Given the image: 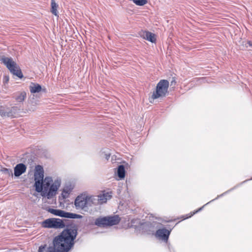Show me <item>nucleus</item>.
Wrapping results in <instances>:
<instances>
[{
  "instance_id": "dca6fc26",
  "label": "nucleus",
  "mask_w": 252,
  "mask_h": 252,
  "mask_svg": "<svg viewBox=\"0 0 252 252\" xmlns=\"http://www.w3.org/2000/svg\"><path fill=\"white\" fill-rule=\"evenodd\" d=\"M98 198V201L99 204H102L106 202L107 200L110 199L111 198V195L109 192L104 193L97 195Z\"/></svg>"
},
{
  "instance_id": "a211bd4d",
  "label": "nucleus",
  "mask_w": 252,
  "mask_h": 252,
  "mask_svg": "<svg viewBox=\"0 0 252 252\" xmlns=\"http://www.w3.org/2000/svg\"><path fill=\"white\" fill-rule=\"evenodd\" d=\"M126 171L123 165H120L118 167L117 175L120 179H124L125 177Z\"/></svg>"
},
{
  "instance_id": "aec40b11",
  "label": "nucleus",
  "mask_w": 252,
  "mask_h": 252,
  "mask_svg": "<svg viewBox=\"0 0 252 252\" xmlns=\"http://www.w3.org/2000/svg\"><path fill=\"white\" fill-rule=\"evenodd\" d=\"M0 171L1 172L6 175H8V176H13V172H12V170L10 169H8V168H1V169H0Z\"/></svg>"
},
{
  "instance_id": "412c9836",
  "label": "nucleus",
  "mask_w": 252,
  "mask_h": 252,
  "mask_svg": "<svg viewBox=\"0 0 252 252\" xmlns=\"http://www.w3.org/2000/svg\"><path fill=\"white\" fill-rule=\"evenodd\" d=\"M133 2L137 5L143 6L147 3V0H133Z\"/></svg>"
},
{
  "instance_id": "393cba45",
  "label": "nucleus",
  "mask_w": 252,
  "mask_h": 252,
  "mask_svg": "<svg viewBox=\"0 0 252 252\" xmlns=\"http://www.w3.org/2000/svg\"><path fill=\"white\" fill-rule=\"evenodd\" d=\"M176 84V81L174 79H173V80L171 82V85H175Z\"/></svg>"
},
{
  "instance_id": "7ed1b4c3",
  "label": "nucleus",
  "mask_w": 252,
  "mask_h": 252,
  "mask_svg": "<svg viewBox=\"0 0 252 252\" xmlns=\"http://www.w3.org/2000/svg\"><path fill=\"white\" fill-rule=\"evenodd\" d=\"M0 61L13 75L19 78H22L23 75L19 65L15 62L11 57L5 56H0Z\"/></svg>"
},
{
  "instance_id": "f8f14e48",
  "label": "nucleus",
  "mask_w": 252,
  "mask_h": 252,
  "mask_svg": "<svg viewBox=\"0 0 252 252\" xmlns=\"http://www.w3.org/2000/svg\"><path fill=\"white\" fill-rule=\"evenodd\" d=\"M170 233V231L166 228H161L157 231L156 235L159 239L167 241Z\"/></svg>"
},
{
  "instance_id": "2eb2a0df",
  "label": "nucleus",
  "mask_w": 252,
  "mask_h": 252,
  "mask_svg": "<svg viewBox=\"0 0 252 252\" xmlns=\"http://www.w3.org/2000/svg\"><path fill=\"white\" fill-rule=\"evenodd\" d=\"M88 208L93 205H97L99 204L98 198L97 195L95 196H87Z\"/></svg>"
},
{
  "instance_id": "6e6552de",
  "label": "nucleus",
  "mask_w": 252,
  "mask_h": 252,
  "mask_svg": "<svg viewBox=\"0 0 252 252\" xmlns=\"http://www.w3.org/2000/svg\"><path fill=\"white\" fill-rule=\"evenodd\" d=\"M47 211L57 216H59L65 218H70V219H80L82 218V216L80 215L74 214L70 212H66L60 209H55L49 208L47 209Z\"/></svg>"
},
{
  "instance_id": "f3484780",
  "label": "nucleus",
  "mask_w": 252,
  "mask_h": 252,
  "mask_svg": "<svg viewBox=\"0 0 252 252\" xmlns=\"http://www.w3.org/2000/svg\"><path fill=\"white\" fill-rule=\"evenodd\" d=\"M30 91L31 93H39L41 91V86L37 84L34 83H32L29 87Z\"/></svg>"
},
{
  "instance_id": "5701e85b",
  "label": "nucleus",
  "mask_w": 252,
  "mask_h": 252,
  "mask_svg": "<svg viewBox=\"0 0 252 252\" xmlns=\"http://www.w3.org/2000/svg\"><path fill=\"white\" fill-rule=\"evenodd\" d=\"M9 80V77L7 75H4L3 78V83L4 84H7Z\"/></svg>"
},
{
  "instance_id": "4be33fe9",
  "label": "nucleus",
  "mask_w": 252,
  "mask_h": 252,
  "mask_svg": "<svg viewBox=\"0 0 252 252\" xmlns=\"http://www.w3.org/2000/svg\"><path fill=\"white\" fill-rule=\"evenodd\" d=\"M69 193V190H67L66 189H63L62 195L63 198H66L68 197Z\"/></svg>"
},
{
  "instance_id": "f03ea898",
  "label": "nucleus",
  "mask_w": 252,
  "mask_h": 252,
  "mask_svg": "<svg viewBox=\"0 0 252 252\" xmlns=\"http://www.w3.org/2000/svg\"><path fill=\"white\" fill-rule=\"evenodd\" d=\"M53 182L52 177H46L43 180V190L41 192L42 196L48 199H52L57 194V190L61 185V181L56 180L50 186Z\"/></svg>"
},
{
  "instance_id": "4468645a",
  "label": "nucleus",
  "mask_w": 252,
  "mask_h": 252,
  "mask_svg": "<svg viewBox=\"0 0 252 252\" xmlns=\"http://www.w3.org/2000/svg\"><path fill=\"white\" fill-rule=\"evenodd\" d=\"M27 97V94L25 91L17 92L13 94L12 98L18 102H23Z\"/></svg>"
},
{
  "instance_id": "9d476101",
  "label": "nucleus",
  "mask_w": 252,
  "mask_h": 252,
  "mask_svg": "<svg viewBox=\"0 0 252 252\" xmlns=\"http://www.w3.org/2000/svg\"><path fill=\"white\" fill-rule=\"evenodd\" d=\"M74 204L77 209L88 208L87 196H78L75 200Z\"/></svg>"
},
{
  "instance_id": "6ab92c4d",
  "label": "nucleus",
  "mask_w": 252,
  "mask_h": 252,
  "mask_svg": "<svg viewBox=\"0 0 252 252\" xmlns=\"http://www.w3.org/2000/svg\"><path fill=\"white\" fill-rule=\"evenodd\" d=\"M51 12H52V13L54 15L58 17V12L57 10L58 5L56 3L55 0H51Z\"/></svg>"
},
{
  "instance_id": "a878e982",
  "label": "nucleus",
  "mask_w": 252,
  "mask_h": 252,
  "mask_svg": "<svg viewBox=\"0 0 252 252\" xmlns=\"http://www.w3.org/2000/svg\"><path fill=\"white\" fill-rule=\"evenodd\" d=\"M248 44L252 47V42L249 41L248 42Z\"/></svg>"
},
{
  "instance_id": "9b49d317",
  "label": "nucleus",
  "mask_w": 252,
  "mask_h": 252,
  "mask_svg": "<svg viewBox=\"0 0 252 252\" xmlns=\"http://www.w3.org/2000/svg\"><path fill=\"white\" fill-rule=\"evenodd\" d=\"M139 35L144 39L150 41L152 43L156 42V38L155 34L151 32L146 31H141L139 32Z\"/></svg>"
},
{
  "instance_id": "0eeeda50",
  "label": "nucleus",
  "mask_w": 252,
  "mask_h": 252,
  "mask_svg": "<svg viewBox=\"0 0 252 252\" xmlns=\"http://www.w3.org/2000/svg\"><path fill=\"white\" fill-rule=\"evenodd\" d=\"M169 82L167 80H161L158 83L156 90L152 94L153 99H157L159 97H163L168 94V88Z\"/></svg>"
},
{
  "instance_id": "f257e3e1",
  "label": "nucleus",
  "mask_w": 252,
  "mask_h": 252,
  "mask_svg": "<svg viewBox=\"0 0 252 252\" xmlns=\"http://www.w3.org/2000/svg\"><path fill=\"white\" fill-rule=\"evenodd\" d=\"M77 234L76 227L70 226L66 227L54 238L53 245L48 247L46 252H68L74 244V241Z\"/></svg>"
},
{
  "instance_id": "39448f33",
  "label": "nucleus",
  "mask_w": 252,
  "mask_h": 252,
  "mask_svg": "<svg viewBox=\"0 0 252 252\" xmlns=\"http://www.w3.org/2000/svg\"><path fill=\"white\" fill-rule=\"evenodd\" d=\"M67 220L56 218L46 219L42 222V226L44 228H53L55 229L63 228L65 226L69 227L67 224Z\"/></svg>"
},
{
  "instance_id": "b1692460",
  "label": "nucleus",
  "mask_w": 252,
  "mask_h": 252,
  "mask_svg": "<svg viewBox=\"0 0 252 252\" xmlns=\"http://www.w3.org/2000/svg\"><path fill=\"white\" fill-rule=\"evenodd\" d=\"M110 154L109 153H108V154H105L104 155V158L106 159V160H108L109 158H110Z\"/></svg>"
},
{
  "instance_id": "ddd939ff",
  "label": "nucleus",
  "mask_w": 252,
  "mask_h": 252,
  "mask_svg": "<svg viewBox=\"0 0 252 252\" xmlns=\"http://www.w3.org/2000/svg\"><path fill=\"white\" fill-rule=\"evenodd\" d=\"M27 166L24 163L17 164L14 168V175L18 177L26 171Z\"/></svg>"
},
{
  "instance_id": "1a4fd4ad",
  "label": "nucleus",
  "mask_w": 252,
  "mask_h": 252,
  "mask_svg": "<svg viewBox=\"0 0 252 252\" xmlns=\"http://www.w3.org/2000/svg\"><path fill=\"white\" fill-rule=\"evenodd\" d=\"M18 110L19 109L16 106L8 107L0 105V115L2 117H14Z\"/></svg>"
},
{
  "instance_id": "423d86ee",
  "label": "nucleus",
  "mask_w": 252,
  "mask_h": 252,
  "mask_svg": "<svg viewBox=\"0 0 252 252\" xmlns=\"http://www.w3.org/2000/svg\"><path fill=\"white\" fill-rule=\"evenodd\" d=\"M44 169L41 165L35 166L34 172V187L35 190L40 192L43 190V180L44 178Z\"/></svg>"
},
{
  "instance_id": "20e7f679",
  "label": "nucleus",
  "mask_w": 252,
  "mask_h": 252,
  "mask_svg": "<svg viewBox=\"0 0 252 252\" xmlns=\"http://www.w3.org/2000/svg\"><path fill=\"white\" fill-rule=\"evenodd\" d=\"M121 220L118 215L99 217L95 219L94 224L99 227H105L118 224Z\"/></svg>"
}]
</instances>
